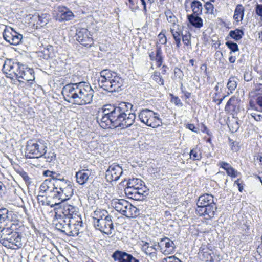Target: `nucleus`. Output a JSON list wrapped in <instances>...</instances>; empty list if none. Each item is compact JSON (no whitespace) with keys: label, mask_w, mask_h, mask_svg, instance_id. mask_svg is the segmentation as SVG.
Wrapping results in <instances>:
<instances>
[{"label":"nucleus","mask_w":262,"mask_h":262,"mask_svg":"<svg viewBox=\"0 0 262 262\" xmlns=\"http://www.w3.org/2000/svg\"><path fill=\"white\" fill-rule=\"evenodd\" d=\"M133 105L128 102H122L118 105H104L101 114L97 117L100 126L104 128L125 129L131 126L135 122L136 115L129 112Z\"/></svg>","instance_id":"obj_1"},{"label":"nucleus","mask_w":262,"mask_h":262,"mask_svg":"<svg viewBox=\"0 0 262 262\" xmlns=\"http://www.w3.org/2000/svg\"><path fill=\"white\" fill-rule=\"evenodd\" d=\"M61 93L66 101L84 105L92 103L94 91L89 83L82 81L66 84Z\"/></svg>","instance_id":"obj_2"},{"label":"nucleus","mask_w":262,"mask_h":262,"mask_svg":"<svg viewBox=\"0 0 262 262\" xmlns=\"http://www.w3.org/2000/svg\"><path fill=\"white\" fill-rule=\"evenodd\" d=\"M3 71L5 73L10 72V75L13 74L19 82H23V80L29 82L35 79L33 69L29 68L20 62H14L11 59H7L5 61Z\"/></svg>","instance_id":"obj_3"},{"label":"nucleus","mask_w":262,"mask_h":262,"mask_svg":"<svg viewBox=\"0 0 262 262\" xmlns=\"http://www.w3.org/2000/svg\"><path fill=\"white\" fill-rule=\"evenodd\" d=\"M98 85L108 92H118L123 84V79L120 75L110 69H104L100 72Z\"/></svg>","instance_id":"obj_4"},{"label":"nucleus","mask_w":262,"mask_h":262,"mask_svg":"<svg viewBox=\"0 0 262 262\" xmlns=\"http://www.w3.org/2000/svg\"><path fill=\"white\" fill-rule=\"evenodd\" d=\"M93 223L96 229L107 235H111L114 230L112 216L105 210L98 209L92 214Z\"/></svg>","instance_id":"obj_5"},{"label":"nucleus","mask_w":262,"mask_h":262,"mask_svg":"<svg viewBox=\"0 0 262 262\" xmlns=\"http://www.w3.org/2000/svg\"><path fill=\"white\" fill-rule=\"evenodd\" d=\"M125 189V193L135 200H142L148 195L149 190L140 179H129Z\"/></svg>","instance_id":"obj_6"},{"label":"nucleus","mask_w":262,"mask_h":262,"mask_svg":"<svg viewBox=\"0 0 262 262\" xmlns=\"http://www.w3.org/2000/svg\"><path fill=\"white\" fill-rule=\"evenodd\" d=\"M196 204V211L200 215H206V219H212L214 217L217 207L212 195L206 193L200 196Z\"/></svg>","instance_id":"obj_7"},{"label":"nucleus","mask_w":262,"mask_h":262,"mask_svg":"<svg viewBox=\"0 0 262 262\" xmlns=\"http://www.w3.org/2000/svg\"><path fill=\"white\" fill-rule=\"evenodd\" d=\"M53 192L54 194L53 199L54 200L65 202L70 199L73 194L71 182L64 178H62V180L54 182Z\"/></svg>","instance_id":"obj_8"},{"label":"nucleus","mask_w":262,"mask_h":262,"mask_svg":"<svg viewBox=\"0 0 262 262\" xmlns=\"http://www.w3.org/2000/svg\"><path fill=\"white\" fill-rule=\"evenodd\" d=\"M16 225L12 223L9 227H6V230L4 232L5 237V241L7 242L4 244V246L12 248H19L23 246V237L21 234L16 231Z\"/></svg>","instance_id":"obj_9"},{"label":"nucleus","mask_w":262,"mask_h":262,"mask_svg":"<svg viewBox=\"0 0 262 262\" xmlns=\"http://www.w3.org/2000/svg\"><path fill=\"white\" fill-rule=\"evenodd\" d=\"M111 204L116 211L127 217H135L139 214V210L125 200L114 199Z\"/></svg>","instance_id":"obj_10"},{"label":"nucleus","mask_w":262,"mask_h":262,"mask_svg":"<svg viewBox=\"0 0 262 262\" xmlns=\"http://www.w3.org/2000/svg\"><path fill=\"white\" fill-rule=\"evenodd\" d=\"M47 146L41 141L36 139L29 140L27 142L26 150L29 158H39L46 154Z\"/></svg>","instance_id":"obj_11"},{"label":"nucleus","mask_w":262,"mask_h":262,"mask_svg":"<svg viewBox=\"0 0 262 262\" xmlns=\"http://www.w3.org/2000/svg\"><path fill=\"white\" fill-rule=\"evenodd\" d=\"M55 206L60 205L57 212L61 213L70 219H75L80 220V215L79 214V209L77 207L66 203L65 202H60L55 203Z\"/></svg>","instance_id":"obj_12"},{"label":"nucleus","mask_w":262,"mask_h":262,"mask_svg":"<svg viewBox=\"0 0 262 262\" xmlns=\"http://www.w3.org/2000/svg\"><path fill=\"white\" fill-rule=\"evenodd\" d=\"M83 227L82 219L79 220L72 219L68 221V226H66L62 233L69 236H78L80 230Z\"/></svg>","instance_id":"obj_13"},{"label":"nucleus","mask_w":262,"mask_h":262,"mask_svg":"<svg viewBox=\"0 0 262 262\" xmlns=\"http://www.w3.org/2000/svg\"><path fill=\"white\" fill-rule=\"evenodd\" d=\"M90 32L85 28L77 30L76 40L82 46L90 47L93 44V39Z\"/></svg>","instance_id":"obj_14"},{"label":"nucleus","mask_w":262,"mask_h":262,"mask_svg":"<svg viewBox=\"0 0 262 262\" xmlns=\"http://www.w3.org/2000/svg\"><path fill=\"white\" fill-rule=\"evenodd\" d=\"M4 39L13 45H17L19 44L23 38V35L12 28L5 29L3 33Z\"/></svg>","instance_id":"obj_15"},{"label":"nucleus","mask_w":262,"mask_h":262,"mask_svg":"<svg viewBox=\"0 0 262 262\" xmlns=\"http://www.w3.org/2000/svg\"><path fill=\"white\" fill-rule=\"evenodd\" d=\"M122 173L121 167L114 163L110 165L106 171L105 178L107 182L117 181Z\"/></svg>","instance_id":"obj_16"},{"label":"nucleus","mask_w":262,"mask_h":262,"mask_svg":"<svg viewBox=\"0 0 262 262\" xmlns=\"http://www.w3.org/2000/svg\"><path fill=\"white\" fill-rule=\"evenodd\" d=\"M157 245L160 251L164 254H170L174 251L175 245L168 237H164L160 239Z\"/></svg>","instance_id":"obj_17"},{"label":"nucleus","mask_w":262,"mask_h":262,"mask_svg":"<svg viewBox=\"0 0 262 262\" xmlns=\"http://www.w3.org/2000/svg\"><path fill=\"white\" fill-rule=\"evenodd\" d=\"M240 100L235 96L231 97L226 103L225 112L231 114H237L239 111Z\"/></svg>","instance_id":"obj_18"},{"label":"nucleus","mask_w":262,"mask_h":262,"mask_svg":"<svg viewBox=\"0 0 262 262\" xmlns=\"http://www.w3.org/2000/svg\"><path fill=\"white\" fill-rule=\"evenodd\" d=\"M59 14L57 15V19L59 21H69L74 17L73 13L66 7L59 6L57 7Z\"/></svg>","instance_id":"obj_19"},{"label":"nucleus","mask_w":262,"mask_h":262,"mask_svg":"<svg viewBox=\"0 0 262 262\" xmlns=\"http://www.w3.org/2000/svg\"><path fill=\"white\" fill-rule=\"evenodd\" d=\"M55 216L56 219V222L55 223V228L62 233L66 226H68V221L70 219L57 211L56 212Z\"/></svg>","instance_id":"obj_20"},{"label":"nucleus","mask_w":262,"mask_h":262,"mask_svg":"<svg viewBox=\"0 0 262 262\" xmlns=\"http://www.w3.org/2000/svg\"><path fill=\"white\" fill-rule=\"evenodd\" d=\"M170 31L176 42L177 47L179 48L181 46V41L182 34L180 26H177L176 27H170Z\"/></svg>","instance_id":"obj_21"},{"label":"nucleus","mask_w":262,"mask_h":262,"mask_svg":"<svg viewBox=\"0 0 262 262\" xmlns=\"http://www.w3.org/2000/svg\"><path fill=\"white\" fill-rule=\"evenodd\" d=\"M157 245L156 243L154 245H150L148 242H145L142 247V250L146 255L150 256L151 258L156 257L157 249L155 246Z\"/></svg>","instance_id":"obj_22"},{"label":"nucleus","mask_w":262,"mask_h":262,"mask_svg":"<svg viewBox=\"0 0 262 262\" xmlns=\"http://www.w3.org/2000/svg\"><path fill=\"white\" fill-rule=\"evenodd\" d=\"M91 174L90 171L88 169H83L79 170L76 173V181L80 185L85 184Z\"/></svg>","instance_id":"obj_23"},{"label":"nucleus","mask_w":262,"mask_h":262,"mask_svg":"<svg viewBox=\"0 0 262 262\" xmlns=\"http://www.w3.org/2000/svg\"><path fill=\"white\" fill-rule=\"evenodd\" d=\"M152 114H155L154 111L149 109H143L139 113L138 117L140 121L147 125Z\"/></svg>","instance_id":"obj_24"},{"label":"nucleus","mask_w":262,"mask_h":262,"mask_svg":"<svg viewBox=\"0 0 262 262\" xmlns=\"http://www.w3.org/2000/svg\"><path fill=\"white\" fill-rule=\"evenodd\" d=\"M54 182L51 179L45 180L40 186V193L53 192Z\"/></svg>","instance_id":"obj_25"},{"label":"nucleus","mask_w":262,"mask_h":262,"mask_svg":"<svg viewBox=\"0 0 262 262\" xmlns=\"http://www.w3.org/2000/svg\"><path fill=\"white\" fill-rule=\"evenodd\" d=\"M199 15L190 14L187 16L190 24L196 28H200L203 24L202 19Z\"/></svg>","instance_id":"obj_26"},{"label":"nucleus","mask_w":262,"mask_h":262,"mask_svg":"<svg viewBox=\"0 0 262 262\" xmlns=\"http://www.w3.org/2000/svg\"><path fill=\"white\" fill-rule=\"evenodd\" d=\"M245 8L241 4H238L234 10L233 18L237 22L241 21L243 19Z\"/></svg>","instance_id":"obj_27"},{"label":"nucleus","mask_w":262,"mask_h":262,"mask_svg":"<svg viewBox=\"0 0 262 262\" xmlns=\"http://www.w3.org/2000/svg\"><path fill=\"white\" fill-rule=\"evenodd\" d=\"M160 123H162V120L159 118V115L157 113L155 112V114L151 115L147 126L152 128H156L160 126Z\"/></svg>","instance_id":"obj_28"},{"label":"nucleus","mask_w":262,"mask_h":262,"mask_svg":"<svg viewBox=\"0 0 262 262\" xmlns=\"http://www.w3.org/2000/svg\"><path fill=\"white\" fill-rule=\"evenodd\" d=\"M191 8L194 15H201L202 13L203 6L201 2L193 0L191 3Z\"/></svg>","instance_id":"obj_29"},{"label":"nucleus","mask_w":262,"mask_h":262,"mask_svg":"<svg viewBox=\"0 0 262 262\" xmlns=\"http://www.w3.org/2000/svg\"><path fill=\"white\" fill-rule=\"evenodd\" d=\"M165 14L166 17L167 21L171 24L170 27H176L177 26H180L177 24L178 19L176 16L173 14L171 11L169 9L165 11Z\"/></svg>","instance_id":"obj_30"},{"label":"nucleus","mask_w":262,"mask_h":262,"mask_svg":"<svg viewBox=\"0 0 262 262\" xmlns=\"http://www.w3.org/2000/svg\"><path fill=\"white\" fill-rule=\"evenodd\" d=\"M156 61L157 66L160 67L162 66L163 61V57L162 56V51L161 46L158 43L156 44V50L155 60Z\"/></svg>","instance_id":"obj_31"},{"label":"nucleus","mask_w":262,"mask_h":262,"mask_svg":"<svg viewBox=\"0 0 262 262\" xmlns=\"http://www.w3.org/2000/svg\"><path fill=\"white\" fill-rule=\"evenodd\" d=\"M43 58L45 59L51 58L54 56V48L52 46L48 45L41 52Z\"/></svg>","instance_id":"obj_32"},{"label":"nucleus","mask_w":262,"mask_h":262,"mask_svg":"<svg viewBox=\"0 0 262 262\" xmlns=\"http://www.w3.org/2000/svg\"><path fill=\"white\" fill-rule=\"evenodd\" d=\"M244 33L242 30L236 29L234 30H231L229 32V35L235 41L239 40L244 35Z\"/></svg>","instance_id":"obj_33"},{"label":"nucleus","mask_w":262,"mask_h":262,"mask_svg":"<svg viewBox=\"0 0 262 262\" xmlns=\"http://www.w3.org/2000/svg\"><path fill=\"white\" fill-rule=\"evenodd\" d=\"M237 78L235 76H232L228 79L227 87L231 93L235 90L237 85Z\"/></svg>","instance_id":"obj_34"},{"label":"nucleus","mask_w":262,"mask_h":262,"mask_svg":"<svg viewBox=\"0 0 262 262\" xmlns=\"http://www.w3.org/2000/svg\"><path fill=\"white\" fill-rule=\"evenodd\" d=\"M126 252H125L116 250L113 253L112 257L115 261L122 262L123 258L126 256Z\"/></svg>","instance_id":"obj_35"},{"label":"nucleus","mask_w":262,"mask_h":262,"mask_svg":"<svg viewBox=\"0 0 262 262\" xmlns=\"http://www.w3.org/2000/svg\"><path fill=\"white\" fill-rule=\"evenodd\" d=\"M190 156L193 160H200L202 158V154L198 148H193L190 151Z\"/></svg>","instance_id":"obj_36"},{"label":"nucleus","mask_w":262,"mask_h":262,"mask_svg":"<svg viewBox=\"0 0 262 262\" xmlns=\"http://www.w3.org/2000/svg\"><path fill=\"white\" fill-rule=\"evenodd\" d=\"M152 78L159 85H163L164 84V80L161 76L160 72L155 71L152 75Z\"/></svg>","instance_id":"obj_37"},{"label":"nucleus","mask_w":262,"mask_h":262,"mask_svg":"<svg viewBox=\"0 0 262 262\" xmlns=\"http://www.w3.org/2000/svg\"><path fill=\"white\" fill-rule=\"evenodd\" d=\"M227 47L231 50L230 54H232V52H235L239 51V48L238 45L232 41H227L225 43Z\"/></svg>","instance_id":"obj_38"},{"label":"nucleus","mask_w":262,"mask_h":262,"mask_svg":"<svg viewBox=\"0 0 262 262\" xmlns=\"http://www.w3.org/2000/svg\"><path fill=\"white\" fill-rule=\"evenodd\" d=\"M206 10L205 13L213 14L214 11V6L210 2H207L204 5Z\"/></svg>","instance_id":"obj_39"},{"label":"nucleus","mask_w":262,"mask_h":262,"mask_svg":"<svg viewBox=\"0 0 262 262\" xmlns=\"http://www.w3.org/2000/svg\"><path fill=\"white\" fill-rule=\"evenodd\" d=\"M226 171L228 176L232 178H235L237 177L238 174H239V172H238V171L233 168L231 166L227 168Z\"/></svg>","instance_id":"obj_40"},{"label":"nucleus","mask_w":262,"mask_h":262,"mask_svg":"<svg viewBox=\"0 0 262 262\" xmlns=\"http://www.w3.org/2000/svg\"><path fill=\"white\" fill-rule=\"evenodd\" d=\"M202 256L204 259V260L206 261H212L213 260V257L211 256V253L210 252L209 250H207L206 251H203L202 252Z\"/></svg>","instance_id":"obj_41"},{"label":"nucleus","mask_w":262,"mask_h":262,"mask_svg":"<svg viewBox=\"0 0 262 262\" xmlns=\"http://www.w3.org/2000/svg\"><path fill=\"white\" fill-rule=\"evenodd\" d=\"M190 34L188 33L185 35L182 34L181 39H182V41L186 46H188L190 45Z\"/></svg>","instance_id":"obj_42"},{"label":"nucleus","mask_w":262,"mask_h":262,"mask_svg":"<svg viewBox=\"0 0 262 262\" xmlns=\"http://www.w3.org/2000/svg\"><path fill=\"white\" fill-rule=\"evenodd\" d=\"M6 230V227H3L0 229V243L4 246V244H6L7 242H5V237L4 235V232Z\"/></svg>","instance_id":"obj_43"},{"label":"nucleus","mask_w":262,"mask_h":262,"mask_svg":"<svg viewBox=\"0 0 262 262\" xmlns=\"http://www.w3.org/2000/svg\"><path fill=\"white\" fill-rule=\"evenodd\" d=\"M18 173L22 177V178L23 179V180L25 181V182L26 183H28V184L31 183V182L30 181V178L28 176L27 172H26L24 170H21L18 172Z\"/></svg>","instance_id":"obj_44"},{"label":"nucleus","mask_w":262,"mask_h":262,"mask_svg":"<svg viewBox=\"0 0 262 262\" xmlns=\"http://www.w3.org/2000/svg\"><path fill=\"white\" fill-rule=\"evenodd\" d=\"M256 103L258 107L255 108V110L262 112V96H258L256 99Z\"/></svg>","instance_id":"obj_45"},{"label":"nucleus","mask_w":262,"mask_h":262,"mask_svg":"<svg viewBox=\"0 0 262 262\" xmlns=\"http://www.w3.org/2000/svg\"><path fill=\"white\" fill-rule=\"evenodd\" d=\"M256 14L262 18V4H257L255 7Z\"/></svg>","instance_id":"obj_46"},{"label":"nucleus","mask_w":262,"mask_h":262,"mask_svg":"<svg viewBox=\"0 0 262 262\" xmlns=\"http://www.w3.org/2000/svg\"><path fill=\"white\" fill-rule=\"evenodd\" d=\"M141 4L143 6V11L145 14H146L147 10L146 7V2L149 3L150 5L154 2V0H140Z\"/></svg>","instance_id":"obj_47"},{"label":"nucleus","mask_w":262,"mask_h":262,"mask_svg":"<svg viewBox=\"0 0 262 262\" xmlns=\"http://www.w3.org/2000/svg\"><path fill=\"white\" fill-rule=\"evenodd\" d=\"M163 31H162L158 36L159 38V42L161 44H165L167 42V39L164 33H163Z\"/></svg>","instance_id":"obj_48"},{"label":"nucleus","mask_w":262,"mask_h":262,"mask_svg":"<svg viewBox=\"0 0 262 262\" xmlns=\"http://www.w3.org/2000/svg\"><path fill=\"white\" fill-rule=\"evenodd\" d=\"M162 262H182L179 259L174 256H170L164 258Z\"/></svg>","instance_id":"obj_49"},{"label":"nucleus","mask_w":262,"mask_h":262,"mask_svg":"<svg viewBox=\"0 0 262 262\" xmlns=\"http://www.w3.org/2000/svg\"><path fill=\"white\" fill-rule=\"evenodd\" d=\"M172 101L176 105L182 106L183 103H182L181 100L178 98V97L173 96L172 98Z\"/></svg>","instance_id":"obj_50"},{"label":"nucleus","mask_w":262,"mask_h":262,"mask_svg":"<svg viewBox=\"0 0 262 262\" xmlns=\"http://www.w3.org/2000/svg\"><path fill=\"white\" fill-rule=\"evenodd\" d=\"M218 165L220 166V167L223 168L225 170H226L227 168L231 166V165L229 163L225 162H220L219 163Z\"/></svg>","instance_id":"obj_51"},{"label":"nucleus","mask_w":262,"mask_h":262,"mask_svg":"<svg viewBox=\"0 0 262 262\" xmlns=\"http://www.w3.org/2000/svg\"><path fill=\"white\" fill-rule=\"evenodd\" d=\"M186 127L194 133H198V129L195 127L193 124H187Z\"/></svg>","instance_id":"obj_52"},{"label":"nucleus","mask_w":262,"mask_h":262,"mask_svg":"<svg viewBox=\"0 0 262 262\" xmlns=\"http://www.w3.org/2000/svg\"><path fill=\"white\" fill-rule=\"evenodd\" d=\"M242 181L238 179H237V180H236L235 182H234V184H236L238 186V190L240 191V192H242L243 189V186L242 185Z\"/></svg>","instance_id":"obj_53"},{"label":"nucleus","mask_w":262,"mask_h":262,"mask_svg":"<svg viewBox=\"0 0 262 262\" xmlns=\"http://www.w3.org/2000/svg\"><path fill=\"white\" fill-rule=\"evenodd\" d=\"M54 174L52 176V179L54 180V182H56L58 180H62V178H61V174L60 173H57L53 171Z\"/></svg>","instance_id":"obj_54"},{"label":"nucleus","mask_w":262,"mask_h":262,"mask_svg":"<svg viewBox=\"0 0 262 262\" xmlns=\"http://www.w3.org/2000/svg\"><path fill=\"white\" fill-rule=\"evenodd\" d=\"M252 118H253L256 121H259L262 118V115L260 114H256L255 113H252L251 114Z\"/></svg>","instance_id":"obj_55"},{"label":"nucleus","mask_w":262,"mask_h":262,"mask_svg":"<svg viewBox=\"0 0 262 262\" xmlns=\"http://www.w3.org/2000/svg\"><path fill=\"white\" fill-rule=\"evenodd\" d=\"M43 176L46 177H52V174H54L53 171H51L50 170H46L43 173Z\"/></svg>","instance_id":"obj_56"},{"label":"nucleus","mask_w":262,"mask_h":262,"mask_svg":"<svg viewBox=\"0 0 262 262\" xmlns=\"http://www.w3.org/2000/svg\"><path fill=\"white\" fill-rule=\"evenodd\" d=\"M226 96H224L221 99H216L213 98V101L215 102H217V105H220L223 101V100L225 98Z\"/></svg>","instance_id":"obj_57"},{"label":"nucleus","mask_w":262,"mask_h":262,"mask_svg":"<svg viewBox=\"0 0 262 262\" xmlns=\"http://www.w3.org/2000/svg\"><path fill=\"white\" fill-rule=\"evenodd\" d=\"M244 79L247 82H249L252 80L251 75H248V74H245L244 76Z\"/></svg>","instance_id":"obj_58"},{"label":"nucleus","mask_w":262,"mask_h":262,"mask_svg":"<svg viewBox=\"0 0 262 262\" xmlns=\"http://www.w3.org/2000/svg\"><path fill=\"white\" fill-rule=\"evenodd\" d=\"M236 57L233 56H230L229 58V61L231 63H234L236 61Z\"/></svg>","instance_id":"obj_59"},{"label":"nucleus","mask_w":262,"mask_h":262,"mask_svg":"<svg viewBox=\"0 0 262 262\" xmlns=\"http://www.w3.org/2000/svg\"><path fill=\"white\" fill-rule=\"evenodd\" d=\"M183 93L184 94V95L186 99L189 98L191 96V93L186 91V90L183 91Z\"/></svg>","instance_id":"obj_60"},{"label":"nucleus","mask_w":262,"mask_h":262,"mask_svg":"<svg viewBox=\"0 0 262 262\" xmlns=\"http://www.w3.org/2000/svg\"><path fill=\"white\" fill-rule=\"evenodd\" d=\"M202 127L203 128V129L202 130V132H204V133H206V134H208V129L207 127V126L204 124H202Z\"/></svg>","instance_id":"obj_61"},{"label":"nucleus","mask_w":262,"mask_h":262,"mask_svg":"<svg viewBox=\"0 0 262 262\" xmlns=\"http://www.w3.org/2000/svg\"><path fill=\"white\" fill-rule=\"evenodd\" d=\"M167 69L168 68L166 66H163L162 67V73L163 74H165L166 73Z\"/></svg>","instance_id":"obj_62"},{"label":"nucleus","mask_w":262,"mask_h":262,"mask_svg":"<svg viewBox=\"0 0 262 262\" xmlns=\"http://www.w3.org/2000/svg\"><path fill=\"white\" fill-rule=\"evenodd\" d=\"M149 56L151 60H154L155 59V55L154 52H151L149 53Z\"/></svg>","instance_id":"obj_63"},{"label":"nucleus","mask_w":262,"mask_h":262,"mask_svg":"<svg viewBox=\"0 0 262 262\" xmlns=\"http://www.w3.org/2000/svg\"><path fill=\"white\" fill-rule=\"evenodd\" d=\"M128 2H129V4L130 5V9H131V10L132 11H134V8L132 7V6H133L135 5L134 2H133V0H128Z\"/></svg>","instance_id":"obj_64"}]
</instances>
